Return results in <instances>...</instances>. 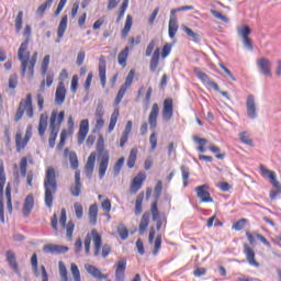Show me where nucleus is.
Here are the masks:
<instances>
[{"instance_id":"42","label":"nucleus","mask_w":281,"mask_h":281,"mask_svg":"<svg viewBox=\"0 0 281 281\" xmlns=\"http://www.w3.org/2000/svg\"><path fill=\"white\" fill-rule=\"evenodd\" d=\"M52 3H54V0H46V2L37 8L36 14L38 16H43V14H45V10H47V8H52Z\"/></svg>"},{"instance_id":"15","label":"nucleus","mask_w":281,"mask_h":281,"mask_svg":"<svg viewBox=\"0 0 281 281\" xmlns=\"http://www.w3.org/2000/svg\"><path fill=\"white\" fill-rule=\"evenodd\" d=\"M30 139H32V130L30 128L26 130L25 136L23 138V143H21V133H16L15 146H16L18 153H21V150H23L27 146Z\"/></svg>"},{"instance_id":"33","label":"nucleus","mask_w":281,"mask_h":281,"mask_svg":"<svg viewBox=\"0 0 281 281\" xmlns=\"http://www.w3.org/2000/svg\"><path fill=\"white\" fill-rule=\"evenodd\" d=\"M117 117H120V109L115 108L110 117V124L108 127L109 133H113L115 125L117 124Z\"/></svg>"},{"instance_id":"64","label":"nucleus","mask_w":281,"mask_h":281,"mask_svg":"<svg viewBox=\"0 0 281 281\" xmlns=\"http://www.w3.org/2000/svg\"><path fill=\"white\" fill-rule=\"evenodd\" d=\"M101 207H102L103 212H105V214H109V212H111V200L105 199L101 203Z\"/></svg>"},{"instance_id":"54","label":"nucleus","mask_w":281,"mask_h":281,"mask_svg":"<svg viewBox=\"0 0 281 281\" xmlns=\"http://www.w3.org/2000/svg\"><path fill=\"white\" fill-rule=\"evenodd\" d=\"M170 52H172V43H166L161 50V58H168V56H170Z\"/></svg>"},{"instance_id":"35","label":"nucleus","mask_w":281,"mask_h":281,"mask_svg":"<svg viewBox=\"0 0 281 281\" xmlns=\"http://www.w3.org/2000/svg\"><path fill=\"white\" fill-rule=\"evenodd\" d=\"M7 260L11 267V269H13V271H19V263H16V256L12 252V250L7 251Z\"/></svg>"},{"instance_id":"4","label":"nucleus","mask_w":281,"mask_h":281,"mask_svg":"<svg viewBox=\"0 0 281 281\" xmlns=\"http://www.w3.org/2000/svg\"><path fill=\"white\" fill-rule=\"evenodd\" d=\"M24 114H26L30 119L34 117V105H32L31 93H27L26 98L20 101L19 108L15 112L14 122H20Z\"/></svg>"},{"instance_id":"53","label":"nucleus","mask_w":281,"mask_h":281,"mask_svg":"<svg viewBox=\"0 0 281 281\" xmlns=\"http://www.w3.org/2000/svg\"><path fill=\"white\" fill-rule=\"evenodd\" d=\"M5 196H7V207L10 214H12V193H11L10 186H8L5 189Z\"/></svg>"},{"instance_id":"50","label":"nucleus","mask_w":281,"mask_h":281,"mask_svg":"<svg viewBox=\"0 0 281 281\" xmlns=\"http://www.w3.org/2000/svg\"><path fill=\"white\" fill-rule=\"evenodd\" d=\"M5 187V171L3 165H0V196L3 195V188Z\"/></svg>"},{"instance_id":"16","label":"nucleus","mask_w":281,"mask_h":281,"mask_svg":"<svg viewBox=\"0 0 281 281\" xmlns=\"http://www.w3.org/2000/svg\"><path fill=\"white\" fill-rule=\"evenodd\" d=\"M173 113L175 108L172 104V99H165L162 103V119L166 120V122H169V120H172Z\"/></svg>"},{"instance_id":"32","label":"nucleus","mask_w":281,"mask_h":281,"mask_svg":"<svg viewBox=\"0 0 281 281\" xmlns=\"http://www.w3.org/2000/svg\"><path fill=\"white\" fill-rule=\"evenodd\" d=\"M88 217L91 225H97L98 223V204H92L88 211Z\"/></svg>"},{"instance_id":"61","label":"nucleus","mask_w":281,"mask_h":281,"mask_svg":"<svg viewBox=\"0 0 281 281\" xmlns=\"http://www.w3.org/2000/svg\"><path fill=\"white\" fill-rule=\"evenodd\" d=\"M95 117H104V105L102 102H99L94 112Z\"/></svg>"},{"instance_id":"36","label":"nucleus","mask_w":281,"mask_h":281,"mask_svg":"<svg viewBox=\"0 0 281 281\" xmlns=\"http://www.w3.org/2000/svg\"><path fill=\"white\" fill-rule=\"evenodd\" d=\"M137 147H134L130 151V156L127 158V167L128 168H135V161H137Z\"/></svg>"},{"instance_id":"20","label":"nucleus","mask_w":281,"mask_h":281,"mask_svg":"<svg viewBox=\"0 0 281 281\" xmlns=\"http://www.w3.org/2000/svg\"><path fill=\"white\" fill-rule=\"evenodd\" d=\"M109 160H110L109 153H104L102 156H100V162H99L100 179H104V175H106V170L109 169Z\"/></svg>"},{"instance_id":"60","label":"nucleus","mask_w":281,"mask_h":281,"mask_svg":"<svg viewBox=\"0 0 281 281\" xmlns=\"http://www.w3.org/2000/svg\"><path fill=\"white\" fill-rule=\"evenodd\" d=\"M238 34L239 36H249V34H251V29L247 25H241L238 27Z\"/></svg>"},{"instance_id":"12","label":"nucleus","mask_w":281,"mask_h":281,"mask_svg":"<svg viewBox=\"0 0 281 281\" xmlns=\"http://www.w3.org/2000/svg\"><path fill=\"white\" fill-rule=\"evenodd\" d=\"M20 175L21 177H26V183L27 186L32 187L34 181V171H29L27 172V158L23 157L20 160Z\"/></svg>"},{"instance_id":"21","label":"nucleus","mask_w":281,"mask_h":281,"mask_svg":"<svg viewBox=\"0 0 281 281\" xmlns=\"http://www.w3.org/2000/svg\"><path fill=\"white\" fill-rule=\"evenodd\" d=\"M82 190V182L80 181V170L75 171V183L70 187V194L72 196H80Z\"/></svg>"},{"instance_id":"10","label":"nucleus","mask_w":281,"mask_h":281,"mask_svg":"<svg viewBox=\"0 0 281 281\" xmlns=\"http://www.w3.org/2000/svg\"><path fill=\"white\" fill-rule=\"evenodd\" d=\"M87 135H89V120L85 119L80 121L79 131L77 133V144L79 146H81V144H85Z\"/></svg>"},{"instance_id":"22","label":"nucleus","mask_w":281,"mask_h":281,"mask_svg":"<svg viewBox=\"0 0 281 281\" xmlns=\"http://www.w3.org/2000/svg\"><path fill=\"white\" fill-rule=\"evenodd\" d=\"M33 210H34V195L29 194L24 199V203H23V207H22L23 216H30V214H32Z\"/></svg>"},{"instance_id":"18","label":"nucleus","mask_w":281,"mask_h":281,"mask_svg":"<svg viewBox=\"0 0 281 281\" xmlns=\"http://www.w3.org/2000/svg\"><path fill=\"white\" fill-rule=\"evenodd\" d=\"M43 251L45 254H67V251H69V247L56 244H47L43 247Z\"/></svg>"},{"instance_id":"7","label":"nucleus","mask_w":281,"mask_h":281,"mask_svg":"<svg viewBox=\"0 0 281 281\" xmlns=\"http://www.w3.org/2000/svg\"><path fill=\"white\" fill-rule=\"evenodd\" d=\"M193 74L196 76V78H199V80H201V82H203V85L207 89H214V91H221V88H218V85L213 80H211L207 74L201 71L200 68H194Z\"/></svg>"},{"instance_id":"39","label":"nucleus","mask_w":281,"mask_h":281,"mask_svg":"<svg viewBox=\"0 0 281 281\" xmlns=\"http://www.w3.org/2000/svg\"><path fill=\"white\" fill-rule=\"evenodd\" d=\"M58 267H59V278L61 281H69V277L67 273V267L65 266V263L63 261L58 262Z\"/></svg>"},{"instance_id":"5","label":"nucleus","mask_w":281,"mask_h":281,"mask_svg":"<svg viewBox=\"0 0 281 281\" xmlns=\"http://www.w3.org/2000/svg\"><path fill=\"white\" fill-rule=\"evenodd\" d=\"M91 239L94 244V256H100V249H102V236L98 234L97 229H92L91 234H87L85 238V251L89 254L91 251Z\"/></svg>"},{"instance_id":"31","label":"nucleus","mask_w":281,"mask_h":281,"mask_svg":"<svg viewBox=\"0 0 281 281\" xmlns=\"http://www.w3.org/2000/svg\"><path fill=\"white\" fill-rule=\"evenodd\" d=\"M177 30H179V24L177 23V14L170 12L169 36H175V34H177Z\"/></svg>"},{"instance_id":"43","label":"nucleus","mask_w":281,"mask_h":281,"mask_svg":"<svg viewBox=\"0 0 281 281\" xmlns=\"http://www.w3.org/2000/svg\"><path fill=\"white\" fill-rule=\"evenodd\" d=\"M180 170L182 175L183 188H188V179H190V168L181 166Z\"/></svg>"},{"instance_id":"46","label":"nucleus","mask_w":281,"mask_h":281,"mask_svg":"<svg viewBox=\"0 0 281 281\" xmlns=\"http://www.w3.org/2000/svg\"><path fill=\"white\" fill-rule=\"evenodd\" d=\"M239 139L241 144H246V146H254V140L249 137V133L247 132H241L239 134Z\"/></svg>"},{"instance_id":"17","label":"nucleus","mask_w":281,"mask_h":281,"mask_svg":"<svg viewBox=\"0 0 281 281\" xmlns=\"http://www.w3.org/2000/svg\"><path fill=\"white\" fill-rule=\"evenodd\" d=\"M244 254L250 267H260V263L256 261V251L249 247V244H244Z\"/></svg>"},{"instance_id":"48","label":"nucleus","mask_w":281,"mask_h":281,"mask_svg":"<svg viewBox=\"0 0 281 281\" xmlns=\"http://www.w3.org/2000/svg\"><path fill=\"white\" fill-rule=\"evenodd\" d=\"M65 227L68 240H71L74 238V229H76V225L74 224V222H68Z\"/></svg>"},{"instance_id":"34","label":"nucleus","mask_w":281,"mask_h":281,"mask_svg":"<svg viewBox=\"0 0 281 281\" xmlns=\"http://www.w3.org/2000/svg\"><path fill=\"white\" fill-rule=\"evenodd\" d=\"M149 223H150V213L143 214L139 226H138L139 234H144V232L148 229Z\"/></svg>"},{"instance_id":"49","label":"nucleus","mask_w":281,"mask_h":281,"mask_svg":"<svg viewBox=\"0 0 281 281\" xmlns=\"http://www.w3.org/2000/svg\"><path fill=\"white\" fill-rule=\"evenodd\" d=\"M131 27H133V16L127 15L125 21V26L123 29V36H126L131 32Z\"/></svg>"},{"instance_id":"14","label":"nucleus","mask_w":281,"mask_h":281,"mask_svg":"<svg viewBox=\"0 0 281 281\" xmlns=\"http://www.w3.org/2000/svg\"><path fill=\"white\" fill-rule=\"evenodd\" d=\"M259 170L263 179H269L273 188H280V181H278L274 171L267 169V167H265L263 165L259 166Z\"/></svg>"},{"instance_id":"62","label":"nucleus","mask_w":281,"mask_h":281,"mask_svg":"<svg viewBox=\"0 0 281 281\" xmlns=\"http://www.w3.org/2000/svg\"><path fill=\"white\" fill-rule=\"evenodd\" d=\"M243 43L244 47H246L248 52H251L254 49V42L251 41V38H249V36H244Z\"/></svg>"},{"instance_id":"1","label":"nucleus","mask_w":281,"mask_h":281,"mask_svg":"<svg viewBox=\"0 0 281 281\" xmlns=\"http://www.w3.org/2000/svg\"><path fill=\"white\" fill-rule=\"evenodd\" d=\"M27 43L26 40L24 43L21 44L18 50V58L21 63V76L24 78L25 71L30 72L31 78L34 76V67H36V58L38 53H34L31 60H30V53H27Z\"/></svg>"},{"instance_id":"30","label":"nucleus","mask_w":281,"mask_h":281,"mask_svg":"<svg viewBox=\"0 0 281 281\" xmlns=\"http://www.w3.org/2000/svg\"><path fill=\"white\" fill-rule=\"evenodd\" d=\"M85 269H86V271H88L90 273V276H92V278H97V280L106 279V274H102L100 269L95 268L94 266L86 263Z\"/></svg>"},{"instance_id":"9","label":"nucleus","mask_w":281,"mask_h":281,"mask_svg":"<svg viewBox=\"0 0 281 281\" xmlns=\"http://www.w3.org/2000/svg\"><path fill=\"white\" fill-rule=\"evenodd\" d=\"M246 111L250 120L258 117V106L256 105V97L254 94H249L246 99Z\"/></svg>"},{"instance_id":"52","label":"nucleus","mask_w":281,"mask_h":281,"mask_svg":"<svg viewBox=\"0 0 281 281\" xmlns=\"http://www.w3.org/2000/svg\"><path fill=\"white\" fill-rule=\"evenodd\" d=\"M75 214L78 220L82 218L85 214V209L82 207V204L79 202L74 203Z\"/></svg>"},{"instance_id":"59","label":"nucleus","mask_w":281,"mask_h":281,"mask_svg":"<svg viewBox=\"0 0 281 281\" xmlns=\"http://www.w3.org/2000/svg\"><path fill=\"white\" fill-rule=\"evenodd\" d=\"M19 85V77L16 75H11L9 77V89H14Z\"/></svg>"},{"instance_id":"13","label":"nucleus","mask_w":281,"mask_h":281,"mask_svg":"<svg viewBox=\"0 0 281 281\" xmlns=\"http://www.w3.org/2000/svg\"><path fill=\"white\" fill-rule=\"evenodd\" d=\"M65 98H67V88L65 81H59L55 92V104L58 106L65 104Z\"/></svg>"},{"instance_id":"45","label":"nucleus","mask_w":281,"mask_h":281,"mask_svg":"<svg viewBox=\"0 0 281 281\" xmlns=\"http://www.w3.org/2000/svg\"><path fill=\"white\" fill-rule=\"evenodd\" d=\"M117 234L121 240H126L128 238V228L124 224H120L117 227Z\"/></svg>"},{"instance_id":"24","label":"nucleus","mask_w":281,"mask_h":281,"mask_svg":"<svg viewBox=\"0 0 281 281\" xmlns=\"http://www.w3.org/2000/svg\"><path fill=\"white\" fill-rule=\"evenodd\" d=\"M99 78L102 87H106V60L104 56H101L99 59Z\"/></svg>"},{"instance_id":"27","label":"nucleus","mask_w":281,"mask_h":281,"mask_svg":"<svg viewBox=\"0 0 281 281\" xmlns=\"http://www.w3.org/2000/svg\"><path fill=\"white\" fill-rule=\"evenodd\" d=\"M151 218L156 222V229H161V225H164V221L159 218V209L157 207V201L151 204Z\"/></svg>"},{"instance_id":"11","label":"nucleus","mask_w":281,"mask_h":281,"mask_svg":"<svg viewBox=\"0 0 281 281\" xmlns=\"http://www.w3.org/2000/svg\"><path fill=\"white\" fill-rule=\"evenodd\" d=\"M144 181H146L145 172H139L137 176H135L130 186V193L137 194V192L142 190V186L144 184Z\"/></svg>"},{"instance_id":"38","label":"nucleus","mask_w":281,"mask_h":281,"mask_svg":"<svg viewBox=\"0 0 281 281\" xmlns=\"http://www.w3.org/2000/svg\"><path fill=\"white\" fill-rule=\"evenodd\" d=\"M67 21H68L67 15H64L57 29V36H65V31L67 30Z\"/></svg>"},{"instance_id":"29","label":"nucleus","mask_w":281,"mask_h":281,"mask_svg":"<svg viewBox=\"0 0 281 281\" xmlns=\"http://www.w3.org/2000/svg\"><path fill=\"white\" fill-rule=\"evenodd\" d=\"M160 54H161V48H159V46H157L155 52L151 55V59H150V64H149V69L153 72L157 71V67H159Z\"/></svg>"},{"instance_id":"8","label":"nucleus","mask_w":281,"mask_h":281,"mask_svg":"<svg viewBox=\"0 0 281 281\" xmlns=\"http://www.w3.org/2000/svg\"><path fill=\"white\" fill-rule=\"evenodd\" d=\"M207 190H210V184H202L194 189L198 199H200V203H214V199H212V195Z\"/></svg>"},{"instance_id":"2","label":"nucleus","mask_w":281,"mask_h":281,"mask_svg":"<svg viewBox=\"0 0 281 281\" xmlns=\"http://www.w3.org/2000/svg\"><path fill=\"white\" fill-rule=\"evenodd\" d=\"M57 188L58 184L56 183V170L50 167L46 170V177L44 180L46 207H52V205H54V194H56Z\"/></svg>"},{"instance_id":"37","label":"nucleus","mask_w":281,"mask_h":281,"mask_svg":"<svg viewBox=\"0 0 281 281\" xmlns=\"http://www.w3.org/2000/svg\"><path fill=\"white\" fill-rule=\"evenodd\" d=\"M117 60H119V65H121V67H126V60H128V46H126V47L119 54Z\"/></svg>"},{"instance_id":"28","label":"nucleus","mask_w":281,"mask_h":281,"mask_svg":"<svg viewBox=\"0 0 281 281\" xmlns=\"http://www.w3.org/2000/svg\"><path fill=\"white\" fill-rule=\"evenodd\" d=\"M47 120H49V116H47V113L41 114L40 123L37 127V133L40 137H45V132L47 131Z\"/></svg>"},{"instance_id":"47","label":"nucleus","mask_w":281,"mask_h":281,"mask_svg":"<svg viewBox=\"0 0 281 281\" xmlns=\"http://www.w3.org/2000/svg\"><path fill=\"white\" fill-rule=\"evenodd\" d=\"M23 30V11H19L16 18H15V31L21 32Z\"/></svg>"},{"instance_id":"19","label":"nucleus","mask_w":281,"mask_h":281,"mask_svg":"<svg viewBox=\"0 0 281 281\" xmlns=\"http://www.w3.org/2000/svg\"><path fill=\"white\" fill-rule=\"evenodd\" d=\"M157 117H159V104L154 103L148 116V124L151 131L157 128Z\"/></svg>"},{"instance_id":"41","label":"nucleus","mask_w":281,"mask_h":281,"mask_svg":"<svg viewBox=\"0 0 281 281\" xmlns=\"http://www.w3.org/2000/svg\"><path fill=\"white\" fill-rule=\"evenodd\" d=\"M193 142H195V144H199L198 150L200 153H205L206 150L205 145L207 144V139L201 138L199 136H193Z\"/></svg>"},{"instance_id":"23","label":"nucleus","mask_w":281,"mask_h":281,"mask_svg":"<svg viewBox=\"0 0 281 281\" xmlns=\"http://www.w3.org/2000/svg\"><path fill=\"white\" fill-rule=\"evenodd\" d=\"M94 168H95V153H91L85 166L86 177L88 179H91L93 177Z\"/></svg>"},{"instance_id":"26","label":"nucleus","mask_w":281,"mask_h":281,"mask_svg":"<svg viewBox=\"0 0 281 281\" xmlns=\"http://www.w3.org/2000/svg\"><path fill=\"white\" fill-rule=\"evenodd\" d=\"M116 270H115V279L117 281L124 280V271H126V260L121 259L115 263Z\"/></svg>"},{"instance_id":"55","label":"nucleus","mask_w":281,"mask_h":281,"mask_svg":"<svg viewBox=\"0 0 281 281\" xmlns=\"http://www.w3.org/2000/svg\"><path fill=\"white\" fill-rule=\"evenodd\" d=\"M49 55H45L44 59L42 60V76H45L47 74V70L49 69Z\"/></svg>"},{"instance_id":"44","label":"nucleus","mask_w":281,"mask_h":281,"mask_svg":"<svg viewBox=\"0 0 281 281\" xmlns=\"http://www.w3.org/2000/svg\"><path fill=\"white\" fill-rule=\"evenodd\" d=\"M70 168L72 170H78V155L75 151H70L69 154Z\"/></svg>"},{"instance_id":"58","label":"nucleus","mask_w":281,"mask_h":281,"mask_svg":"<svg viewBox=\"0 0 281 281\" xmlns=\"http://www.w3.org/2000/svg\"><path fill=\"white\" fill-rule=\"evenodd\" d=\"M124 166V157L120 158L115 165H114V177H117L120 175V171L122 170V167Z\"/></svg>"},{"instance_id":"40","label":"nucleus","mask_w":281,"mask_h":281,"mask_svg":"<svg viewBox=\"0 0 281 281\" xmlns=\"http://www.w3.org/2000/svg\"><path fill=\"white\" fill-rule=\"evenodd\" d=\"M142 203H144V192L139 193L135 202V214L139 216L142 214Z\"/></svg>"},{"instance_id":"25","label":"nucleus","mask_w":281,"mask_h":281,"mask_svg":"<svg viewBox=\"0 0 281 281\" xmlns=\"http://www.w3.org/2000/svg\"><path fill=\"white\" fill-rule=\"evenodd\" d=\"M257 65L259 67V71L263 74V76H271V61L267 58H260L257 60Z\"/></svg>"},{"instance_id":"6","label":"nucleus","mask_w":281,"mask_h":281,"mask_svg":"<svg viewBox=\"0 0 281 281\" xmlns=\"http://www.w3.org/2000/svg\"><path fill=\"white\" fill-rule=\"evenodd\" d=\"M133 80H135V70L132 69L130 70L124 85L121 86L116 98H115V104H120V102H122L124 95L126 94V91H128V89H131V85H133Z\"/></svg>"},{"instance_id":"3","label":"nucleus","mask_w":281,"mask_h":281,"mask_svg":"<svg viewBox=\"0 0 281 281\" xmlns=\"http://www.w3.org/2000/svg\"><path fill=\"white\" fill-rule=\"evenodd\" d=\"M63 122H65V111H60L59 113L57 111H53L49 120L50 135L48 144L50 148L56 146V137H58V133H60V124H63Z\"/></svg>"},{"instance_id":"56","label":"nucleus","mask_w":281,"mask_h":281,"mask_svg":"<svg viewBox=\"0 0 281 281\" xmlns=\"http://www.w3.org/2000/svg\"><path fill=\"white\" fill-rule=\"evenodd\" d=\"M70 271L72 273L74 281H80V270L76 263H71Z\"/></svg>"},{"instance_id":"51","label":"nucleus","mask_w":281,"mask_h":281,"mask_svg":"<svg viewBox=\"0 0 281 281\" xmlns=\"http://www.w3.org/2000/svg\"><path fill=\"white\" fill-rule=\"evenodd\" d=\"M97 150L100 154V157H102L104 155V153H109V151L104 150V137L103 136H99V138H98Z\"/></svg>"},{"instance_id":"57","label":"nucleus","mask_w":281,"mask_h":281,"mask_svg":"<svg viewBox=\"0 0 281 281\" xmlns=\"http://www.w3.org/2000/svg\"><path fill=\"white\" fill-rule=\"evenodd\" d=\"M157 47V40H153L148 45H147V48H146V52H145V56H153V52L155 50V48Z\"/></svg>"},{"instance_id":"63","label":"nucleus","mask_w":281,"mask_h":281,"mask_svg":"<svg viewBox=\"0 0 281 281\" xmlns=\"http://www.w3.org/2000/svg\"><path fill=\"white\" fill-rule=\"evenodd\" d=\"M245 223H247V220H245V218L237 221L233 225V229H235L236 232H240V229H245Z\"/></svg>"}]
</instances>
